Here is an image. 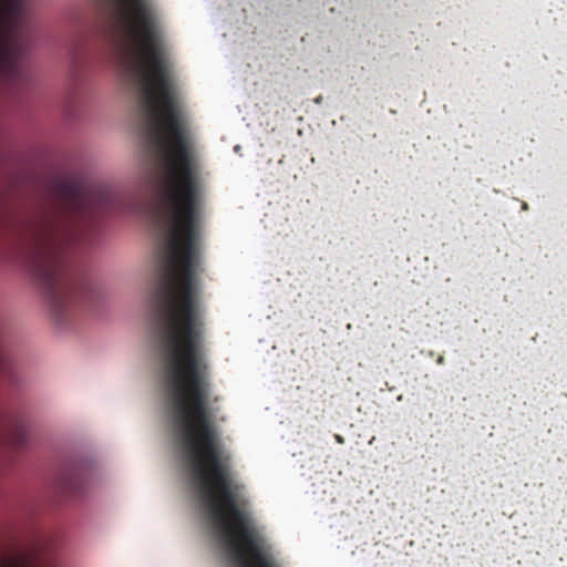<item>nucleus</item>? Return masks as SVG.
I'll return each mask as SVG.
<instances>
[{
    "mask_svg": "<svg viewBox=\"0 0 567 567\" xmlns=\"http://www.w3.org/2000/svg\"><path fill=\"white\" fill-rule=\"evenodd\" d=\"M61 488L64 492H72L75 488V482L73 478L64 477L61 480Z\"/></svg>",
    "mask_w": 567,
    "mask_h": 567,
    "instance_id": "nucleus-5",
    "label": "nucleus"
},
{
    "mask_svg": "<svg viewBox=\"0 0 567 567\" xmlns=\"http://www.w3.org/2000/svg\"><path fill=\"white\" fill-rule=\"evenodd\" d=\"M444 361L443 357L439 359V363H442Z\"/></svg>",
    "mask_w": 567,
    "mask_h": 567,
    "instance_id": "nucleus-7",
    "label": "nucleus"
},
{
    "mask_svg": "<svg viewBox=\"0 0 567 567\" xmlns=\"http://www.w3.org/2000/svg\"><path fill=\"white\" fill-rule=\"evenodd\" d=\"M334 439H336V441H337L338 443H341V444H342V443L344 442L343 437H342L341 435H339V434H336Z\"/></svg>",
    "mask_w": 567,
    "mask_h": 567,
    "instance_id": "nucleus-6",
    "label": "nucleus"
},
{
    "mask_svg": "<svg viewBox=\"0 0 567 567\" xmlns=\"http://www.w3.org/2000/svg\"><path fill=\"white\" fill-rule=\"evenodd\" d=\"M122 198L113 186L71 178L56 183L48 212L22 218L0 209V237L43 289L55 319L63 322L86 290L69 254L75 244L87 243L96 230V217L120 212Z\"/></svg>",
    "mask_w": 567,
    "mask_h": 567,
    "instance_id": "nucleus-1",
    "label": "nucleus"
},
{
    "mask_svg": "<svg viewBox=\"0 0 567 567\" xmlns=\"http://www.w3.org/2000/svg\"><path fill=\"white\" fill-rule=\"evenodd\" d=\"M0 567H43L31 555L18 554L13 557L2 559Z\"/></svg>",
    "mask_w": 567,
    "mask_h": 567,
    "instance_id": "nucleus-3",
    "label": "nucleus"
},
{
    "mask_svg": "<svg viewBox=\"0 0 567 567\" xmlns=\"http://www.w3.org/2000/svg\"><path fill=\"white\" fill-rule=\"evenodd\" d=\"M28 440V429L22 423L19 422L16 425L14 432L12 433L11 441L14 446H22L27 443Z\"/></svg>",
    "mask_w": 567,
    "mask_h": 567,
    "instance_id": "nucleus-4",
    "label": "nucleus"
},
{
    "mask_svg": "<svg viewBox=\"0 0 567 567\" xmlns=\"http://www.w3.org/2000/svg\"><path fill=\"white\" fill-rule=\"evenodd\" d=\"M25 0H0V24L6 39L0 45V54L13 76L20 72L18 58L12 51L11 35L18 29L24 11Z\"/></svg>",
    "mask_w": 567,
    "mask_h": 567,
    "instance_id": "nucleus-2",
    "label": "nucleus"
}]
</instances>
